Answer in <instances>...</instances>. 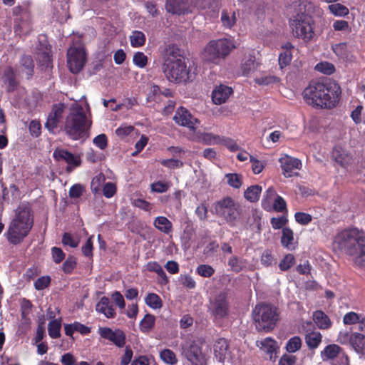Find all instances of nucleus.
<instances>
[{
  "label": "nucleus",
  "mask_w": 365,
  "mask_h": 365,
  "mask_svg": "<svg viewBox=\"0 0 365 365\" xmlns=\"http://www.w3.org/2000/svg\"><path fill=\"white\" fill-rule=\"evenodd\" d=\"M162 71L166 79L175 84L192 82L195 72L187 66L184 51L175 43L165 46L161 51Z\"/></svg>",
  "instance_id": "obj_1"
},
{
  "label": "nucleus",
  "mask_w": 365,
  "mask_h": 365,
  "mask_svg": "<svg viewBox=\"0 0 365 365\" xmlns=\"http://www.w3.org/2000/svg\"><path fill=\"white\" fill-rule=\"evenodd\" d=\"M313 6L308 0L294 2L291 5L292 14L289 19V26L292 36L304 43L312 41L315 36V25L311 16L306 14Z\"/></svg>",
  "instance_id": "obj_2"
},
{
  "label": "nucleus",
  "mask_w": 365,
  "mask_h": 365,
  "mask_svg": "<svg viewBox=\"0 0 365 365\" xmlns=\"http://www.w3.org/2000/svg\"><path fill=\"white\" fill-rule=\"evenodd\" d=\"M333 245L351 257L357 267L365 266V235L357 229L345 230L336 235Z\"/></svg>",
  "instance_id": "obj_3"
},
{
  "label": "nucleus",
  "mask_w": 365,
  "mask_h": 365,
  "mask_svg": "<svg viewBox=\"0 0 365 365\" xmlns=\"http://www.w3.org/2000/svg\"><path fill=\"white\" fill-rule=\"evenodd\" d=\"M339 86L333 82H312L303 91L304 101L314 107L331 108L339 101Z\"/></svg>",
  "instance_id": "obj_4"
},
{
  "label": "nucleus",
  "mask_w": 365,
  "mask_h": 365,
  "mask_svg": "<svg viewBox=\"0 0 365 365\" xmlns=\"http://www.w3.org/2000/svg\"><path fill=\"white\" fill-rule=\"evenodd\" d=\"M34 224L31 208L26 205L18 207L4 234L7 241L13 245L21 244L29 235Z\"/></svg>",
  "instance_id": "obj_5"
},
{
  "label": "nucleus",
  "mask_w": 365,
  "mask_h": 365,
  "mask_svg": "<svg viewBox=\"0 0 365 365\" xmlns=\"http://www.w3.org/2000/svg\"><path fill=\"white\" fill-rule=\"evenodd\" d=\"M86 121L87 118L83 108L81 106H77L71 108L69 114L66 116L63 130L73 140L83 138L87 134Z\"/></svg>",
  "instance_id": "obj_6"
},
{
  "label": "nucleus",
  "mask_w": 365,
  "mask_h": 365,
  "mask_svg": "<svg viewBox=\"0 0 365 365\" xmlns=\"http://www.w3.org/2000/svg\"><path fill=\"white\" fill-rule=\"evenodd\" d=\"M217 215L222 217L230 226H235L239 220L242 208L239 202L231 197H225L214 203Z\"/></svg>",
  "instance_id": "obj_7"
},
{
  "label": "nucleus",
  "mask_w": 365,
  "mask_h": 365,
  "mask_svg": "<svg viewBox=\"0 0 365 365\" xmlns=\"http://www.w3.org/2000/svg\"><path fill=\"white\" fill-rule=\"evenodd\" d=\"M235 48L233 43L227 38L210 41L204 48L203 58L205 61L217 63L225 58Z\"/></svg>",
  "instance_id": "obj_8"
},
{
  "label": "nucleus",
  "mask_w": 365,
  "mask_h": 365,
  "mask_svg": "<svg viewBox=\"0 0 365 365\" xmlns=\"http://www.w3.org/2000/svg\"><path fill=\"white\" fill-rule=\"evenodd\" d=\"M252 316L258 331L269 332L274 329V311L270 305L257 304Z\"/></svg>",
  "instance_id": "obj_9"
},
{
  "label": "nucleus",
  "mask_w": 365,
  "mask_h": 365,
  "mask_svg": "<svg viewBox=\"0 0 365 365\" xmlns=\"http://www.w3.org/2000/svg\"><path fill=\"white\" fill-rule=\"evenodd\" d=\"M203 339L187 341L182 346V354L192 365H205V356L202 353Z\"/></svg>",
  "instance_id": "obj_10"
},
{
  "label": "nucleus",
  "mask_w": 365,
  "mask_h": 365,
  "mask_svg": "<svg viewBox=\"0 0 365 365\" xmlns=\"http://www.w3.org/2000/svg\"><path fill=\"white\" fill-rule=\"evenodd\" d=\"M209 312L216 319H224L229 315L230 302L226 292H220L210 301Z\"/></svg>",
  "instance_id": "obj_11"
},
{
  "label": "nucleus",
  "mask_w": 365,
  "mask_h": 365,
  "mask_svg": "<svg viewBox=\"0 0 365 365\" xmlns=\"http://www.w3.org/2000/svg\"><path fill=\"white\" fill-rule=\"evenodd\" d=\"M324 361L337 360L333 362L334 365H349V359L343 349L337 344H331L326 346L320 353Z\"/></svg>",
  "instance_id": "obj_12"
},
{
  "label": "nucleus",
  "mask_w": 365,
  "mask_h": 365,
  "mask_svg": "<svg viewBox=\"0 0 365 365\" xmlns=\"http://www.w3.org/2000/svg\"><path fill=\"white\" fill-rule=\"evenodd\" d=\"M86 61V53L83 48L71 47L67 52V64L73 73H79Z\"/></svg>",
  "instance_id": "obj_13"
},
{
  "label": "nucleus",
  "mask_w": 365,
  "mask_h": 365,
  "mask_svg": "<svg viewBox=\"0 0 365 365\" xmlns=\"http://www.w3.org/2000/svg\"><path fill=\"white\" fill-rule=\"evenodd\" d=\"M53 157L58 162L63 161L66 163V170L67 173L72 172L81 164L80 155H75L65 148H56L53 151Z\"/></svg>",
  "instance_id": "obj_14"
},
{
  "label": "nucleus",
  "mask_w": 365,
  "mask_h": 365,
  "mask_svg": "<svg viewBox=\"0 0 365 365\" xmlns=\"http://www.w3.org/2000/svg\"><path fill=\"white\" fill-rule=\"evenodd\" d=\"M12 14L14 16V31L16 33L21 32L24 26L30 24L31 12L28 4L24 3L21 5L14 7Z\"/></svg>",
  "instance_id": "obj_15"
},
{
  "label": "nucleus",
  "mask_w": 365,
  "mask_h": 365,
  "mask_svg": "<svg viewBox=\"0 0 365 365\" xmlns=\"http://www.w3.org/2000/svg\"><path fill=\"white\" fill-rule=\"evenodd\" d=\"M279 162L282 174L285 178L298 175L299 171L302 168V163L300 160L287 155L281 157Z\"/></svg>",
  "instance_id": "obj_16"
},
{
  "label": "nucleus",
  "mask_w": 365,
  "mask_h": 365,
  "mask_svg": "<svg viewBox=\"0 0 365 365\" xmlns=\"http://www.w3.org/2000/svg\"><path fill=\"white\" fill-rule=\"evenodd\" d=\"M64 109L65 106L63 103L53 106L45 123V128L50 133H54L55 129L58 128V123L63 117Z\"/></svg>",
  "instance_id": "obj_17"
},
{
  "label": "nucleus",
  "mask_w": 365,
  "mask_h": 365,
  "mask_svg": "<svg viewBox=\"0 0 365 365\" xmlns=\"http://www.w3.org/2000/svg\"><path fill=\"white\" fill-rule=\"evenodd\" d=\"M173 119L177 124L187 127L192 130L195 129L197 123H200L199 120L194 118L184 107H180L178 108Z\"/></svg>",
  "instance_id": "obj_18"
},
{
  "label": "nucleus",
  "mask_w": 365,
  "mask_h": 365,
  "mask_svg": "<svg viewBox=\"0 0 365 365\" xmlns=\"http://www.w3.org/2000/svg\"><path fill=\"white\" fill-rule=\"evenodd\" d=\"M229 342L225 338L218 339L214 344V356L219 362H225L230 356Z\"/></svg>",
  "instance_id": "obj_19"
},
{
  "label": "nucleus",
  "mask_w": 365,
  "mask_h": 365,
  "mask_svg": "<svg viewBox=\"0 0 365 365\" xmlns=\"http://www.w3.org/2000/svg\"><path fill=\"white\" fill-rule=\"evenodd\" d=\"M165 9L168 13L181 15L188 13V0H166Z\"/></svg>",
  "instance_id": "obj_20"
},
{
  "label": "nucleus",
  "mask_w": 365,
  "mask_h": 365,
  "mask_svg": "<svg viewBox=\"0 0 365 365\" xmlns=\"http://www.w3.org/2000/svg\"><path fill=\"white\" fill-rule=\"evenodd\" d=\"M96 311L108 319H113L116 315L113 303L107 297L101 298L96 305Z\"/></svg>",
  "instance_id": "obj_21"
},
{
  "label": "nucleus",
  "mask_w": 365,
  "mask_h": 365,
  "mask_svg": "<svg viewBox=\"0 0 365 365\" xmlns=\"http://www.w3.org/2000/svg\"><path fill=\"white\" fill-rule=\"evenodd\" d=\"M232 93L231 87L225 85L217 86L212 93V100L216 105H221L227 101Z\"/></svg>",
  "instance_id": "obj_22"
},
{
  "label": "nucleus",
  "mask_w": 365,
  "mask_h": 365,
  "mask_svg": "<svg viewBox=\"0 0 365 365\" xmlns=\"http://www.w3.org/2000/svg\"><path fill=\"white\" fill-rule=\"evenodd\" d=\"M2 81L6 86V91L8 93L14 92L19 85V82L16 78V73L11 66H8L4 71L2 75Z\"/></svg>",
  "instance_id": "obj_23"
},
{
  "label": "nucleus",
  "mask_w": 365,
  "mask_h": 365,
  "mask_svg": "<svg viewBox=\"0 0 365 365\" xmlns=\"http://www.w3.org/2000/svg\"><path fill=\"white\" fill-rule=\"evenodd\" d=\"M281 48L282 51L279 55V65L281 68H283L289 65L292 61L294 46L290 42H286L282 44Z\"/></svg>",
  "instance_id": "obj_24"
},
{
  "label": "nucleus",
  "mask_w": 365,
  "mask_h": 365,
  "mask_svg": "<svg viewBox=\"0 0 365 365\" xmlns=\"http://www.w3.org/2000/svg\"><path fill=\"white\" fill-rule=\"evenodd\" d=\"M334 160L342 167L346 168L352 162V156L345 149L341 147H336L333 151Z\"/></svg>",
  "instance_id": "obj_25"
},
{
  "label": "nucleus",
  "mask_w": 365,
  "mask_h": 365,
  "mask_svg": "<svg viewBox=\"0 0 365 365\" xmlns=\"http://www.w3.org/2000/svg\"><path fill=\"white\" fill-rule=\"evenodd\" d=\"M281 244L288 250H294L296 249L297 246V242L294 240V232L290 228H282Z\"/></svg>",
  "instance_id": "obj_26"
},
{
  "label": "nucleus",
  "mask_w": 365,
  "mask_h": 365,
  "mask_svg": "<svg viewBox=\"0 0 365 365\" xmlns=\"http://www.w3.org/2000/svg\"><path fill=\"white\" fill-rule=\"evenodd\" d=\"M20 71L25 73L27 79L31 78L34 73V62L29 55H24L19 61Z\"/></svg>",
  "instance_id": "obj_27"
},
{
  "label": "nucleus",
  "mask_w": 365,
  "mask_h": 365,
  "mask_svg": "<svg viewBox=\"0 0 365 365\" xmlns=\"http://www.w3.org/2000/svg\"><path fill=\"white\" fill-rule=\"evenodd\" d=\"M256 346L260 351L267 354L270 360L272 359V354L274 353V339L269 336L260 341L257 340L256 341Z\"/></svg>",
  "instance_id": "obj_28"
},
{
  "label": "nucleus",
  "mask_w": 365,
  "mask_h": 365,
  "mask_svg": "<svg viewBox=\"0 0 365 365\" xmlns=\"http://www.w3.org/2000/svg\"><path fill=\"white\" fill-rule=\"evenodd\" d=\"M313 320L321 329H327L331 326V322L328 316L320 310L314 312Z\"/></svg>",
  "instance_id": "obj_29"
},
{
  "label": "nucleus",
  "mask_w": 365,
  "mask_h": 365,
  "mask_svg": "<svg viewBox=\"0 0 365 365\" xmlns=\"http://www.w3.org/2000/svg\"><path fill=\"white\" fill-rule=\"evenodd\" d=\"M153 225L156 229L165 234H169L173 230L172 222L164 216L157 217L154 220Z\"/></svg>",
  "instance_id": "obj_30"
},
{
  "label": "nucleus",
  "mask_w": 365,
  "mask_h": 365,
  "mask_svg": "<svg viewBox=\"0 0 365 365\" xmlns=\"http://www.w3.org/2000/svg\"><path fill=\"white\" fill-rule=\"evenodd\" d=\"M351 346L356 353L361 355L365 354V336L362 334L354 332Z\"/></svg>",
  "instance_id": "obj_31"
},
{
  "label": "nucleus",
  "mask_w": 365,
  "mask_h": 365,
  "mask_svg": "<svg viewBox=\"0 0 365 365\" xmlns=\"http://www.w3.org/2000/svg\"><path fill=\"white\" fill-rule=\"evenodd\" d=\"M62 318L59 317L58 319H55L51 320L48 324V335L51 339H58L61 337V329Z\"/></svg>",
  "instance_id": "obj_32"
},
{
  "label": "nucleus",
  "mask_w": 365,
  "mask_h": 365,
  "mask_svg": "<svg viewBox=\"0 0 365 365\" xmlns=\"http://www.w3.org/2000/svg\"><path fill=\"white\" fill-rule=\"evenodd\" d=\"M155 317L151 314H146L140 322L139 328L143 333L150 332L155 327Z\"/></svg>",
  "instance_id": "obj_33"
},
{
  "label": "nucleus",
  "mask_w": 365,
  "mask_h": 365,
  "mask_svg": "<svg viewBox=\"0 0 365 365\" xmlns=\"http://www.w3.org/2000/svg\"><path fill=\"white\" fill-rule=\"evenodd\" d=\"M322 335L317 331H313L306 335L305 342L311 349H317L321 344Z\"/></svg>",
  "instance_id": "obj_34"
},
{
  "label": "nucleus",
  "mask_w": 365,
  "mask_h": 365,
  "mask_svg": "<svg viewBox=\"0 0 365 365\" xmlns=\"http://www.w3.org/2000/svg\"><path fill=\"white\" fill-rule=\"evenodd\" d=\"M262 192V187L259 185H252L245 191L244 197L250 202H254L258 201L259 199L260 193Z\"/></svg>",
  "instance_id": "obj_35"
},
{
  "label": "nucleus",
  "mask_w": 365,
  "mask_h": 365,
  "mask_svg": "<svg viewBox=\"0 0 365 365\" xmlns=\"http://www.w3.org/2000/svg\"><path fill=\"white\" fill-rule=\"evenodd\" d=\"M262 207L267 211L274 210V190L269 187L262 200Z\"/></svg>",
  "instance_id": "obj_36"
},
{
  "label": "nucleus",
  "mask_w": 365,
  "mask_h": 365,
  "mask_svg": "<svg viewBox=\"0 0 365 365\" xmlns=\"http://www.w3.org/2000/svg\"><path fill=\"white\" fill-rule=\"evenodd\" d=\"M145 302L147 306L153 309H159L163 307V301L159 295L155 293H148L145 298Z\"/></svg>",
  "instance_id": "obj_37"
},
{
  "label": "nucleus",
  "mask_w": 365,
  "mask_h": 365,
  "mask_svg": "<svg viewBox=\"0 0 365 365\" xmlns=\"http://www.w3.org/2000/svg\"><path fill=\"white\" fill-rule=\"evenodd\" d=\"M130 44L134 48L143 46L146 41L145 36L140 31H134L130 36Z\"/></svg>",
  "instance_id": "obj_38"
},
{
  "label": "nucleus",
  "mask_w": 365,
  "mask_h": 365,
  "mask_svg": "<svg viewBox=\"0 0 365 365\" xmlns=\"http://www.w3.org/2000/svg\"><path fill=\"white\" fill-rule=\"evenodd\" d=\"M228 265L230 267L232 271L238 273L245 267V262L242 258L237 256H232L228 259Z\"/></svg>",
  "instance_id": "obj_39"
},
{
  "label": "nucleus",
  "mask_w": 365,
  "mask_h": 365,
  "mask_svg": "<svg viewBox=\"0 0 365 365\" xmlns=\"http://www.w3.org/2000/svg\"><path fill=\"white\" fill-rule=\"evenodd\" d=\"M328 9L336 16H345L349 14V9L339 3L329 5Z\"/></svg>",
  "instance_id": "obj_40"
},
{
  "label": "nucleus",
  "mask_w": 365,
  "mask_h": 365,
  "mask_svg": "<svg viewBox=\"0 0 365 365\" xmlns=\"http://www.w3.org/2000/svg\"><path fill=\"white\" fill-rule=\"evenodd\" d=\"M257 63L255 62V57L250 56L242 64L241 68L244 76H248L257 68Z\"/></svg>",
  "instance_id": "obj_41"
},
{
  "label": "nucleus",
  "mask_w": 365,
  "mask_h": 365,
  "mask_svg": "<svg viewBox=\"0 0 365 365\" xmlns=\"http://www.w3.org/2000/svg\"><path fill=\"white\" fill-rule=\"evenodd\" d=\"M227 184L236 189L240 188L242 185V176L238 173H228L225 175Z\"/></svg>",
  "instance_id": "obj_42"
},
{
  "label": "nucleus",
  "mask_w": 365,
  "mask_h": 365,
  "mask_svg": "<svg viewBox=\"0 0 365 365\" xmlns=\"http://www.w3.org/2000/svg\"><path fill=\"white\" fill-rule=\"evenodd\" d=\"M160 357L164 362L170 365H174L178 362L175 354L169 349L162 350L160 353Z\"/></svg>",
  "instance_id": "obj_43"
},
{
  "label": "nucleus",
  "mask_w": 365,
  "mask_h": 365,
  "mask_svg": "<svg viewBox=\"0 0 365 365\" xmlns=\"http://www.w3.org/2000/svg\"><path fill=\"white\" fill-rule=\"evenodd\" d=\"M125 339L124 331L118 329L114 330V334L110 339V341L113 343L116 346L121 348L125 344Z\"/></svg>",
  "instance_id": "obj_44"
},
{
  "label": "nucleus",
  "mask_w": 365,
  "mask_h": 365,
  "mask_svg": "<svg viewBox=\"0 0 365 365\" xmlns=\"http://www.w3.org/2000/svg\"><path fill=\"white\" fill-rule=\"evenodd\" d=\"M221 21L225 27L231 29L236 23L235 13L229 14L227 11H222Z\"/></svg>",
  "instance_id": "obj_45"
},
{
  "label": "nucleus",
  "mask_w": 365,
  "mask_h": 365,
  "mask_svg": "<svg viewBox=\"0 0 365 365\" xmlns=\"http://www.w3.org/2000/svg\"><path fill=\"white\" fill-rule=\"evenodd\" d=\"M332 50L336 55L341 58H346L349 56V48L346 43H339L332 46Z\"/></svg>",
  "instance_id": "obj_46"
},
{
  "label": "nucleus",
  "mask_w": 365,
  "mask_h": 365,
  "mask_svg": "<svg viewBox=\"0 0 365 365\" xmlns=\"http://www.w3.org/2000/svg\"><path fill=\"white\" fill-rule=\"evenodd\" d=\"M196 273L202 277H210L215 274V269L210 264H200L196 268Z\"/></svg>",
  "instance_id": "obj_47"
},
{
  "label": "nucleus",
  "mask_w": 365,
  "mask_h": 365,
  "mask_svg": "<svg viewBox=\"0 0 365 365\" xmlns=\"http://www.w3.org/2000/svg\"><path fill=\"white\" fill-rule=\"evenodd\" d=\"M302 346V339L299 336L291 338L286 344V349L289 353H294Z\"/></svg>",
  "instance_id": "obj_48"
},
{
  "label": "nucleus",
  "mask_w": 365,
  "mask_h": 365,
  "mask_svg": "<svg viewBox=\"0 0 365 365\" xmlns=\"http://www.w3.org/2000/svg\"><path fill=\"white\" fill-rule=\"evenodd\" d=\"M315 70L322 73L330 75L335 71L334 65L327 61H322L318 63L315 67Z\"/></svg>",
  "instance_id": "obj_49"
},
{
  "label": "nucleus",
  "mask_w": 365,
  "mask_h": 365,
  "mask_svg": "<svg viewBox=\"0 0 365 365\" xmlns=\"http://www.w3.org/2000/svg\"><path fill=\"white\" fill-rule=\"evenodd\" d=\"M220 145L225 146L230 152L240 150V147L238 145L236 140L228 137H221Z\"/></svg>",
  "instance_id": "obj_50"
},
{
  "label": "nucleus",
  "mask_w": 365,
  "mask_h": 365,
  "mask_svg": "<svg viewBox=\"0 0 365 365\" xmlns=\"http://www.w3.org/2000/svg\"><path fill=\"white\" fill-rule=\"evenodd\" d=\"M76 264L77 262L76 258L73 256H69L63 263L62 270L64 272V273L70 274L76 268Z\"/></svg>",
  "instance_id": "obj_51"
},
{
  "label": "nucleus",
  "mask_w": 365,
  "mask_h": 365,
  "mask_svg": "<svg viewBox=\"0 0 365 365\" xmlns=\"http://www.w3.org/2000/svg\"><path fill=\"white\" fill-rule=\"evenodd\" d=\"M221 136L213 133H204L202 135V140L206 145H220Z\"/></svg>",
  "instance_id": "obj_52"
},
{
  "label": "nucleus",
  "mask_w": 365,
  "mask_h": 365,
  "mask_svg": "<svg viewBox=\"0 0 365 365\" xmlns=\"http://www.w3.org/2000/svg\"><path fill=\"white\" fill-rule=\"evenodd\" d=\"M133 63L139 68H145L148 64V57L143 52H136L133 58Z\"/></svg>",
  "instance_id": "obj_53"
},
{
  "label": "nucleus",
  "mask_w": 365,
  "mask_h": 365,
  "mask_svg": "<svg viewBox=\"0 0 365 365\" xmlns=\"http://www.w3.org/2000/svg\"><path fill=\"white\" fill-rule=\"evenodd\" d=\"M29 130L31 136L38 138L41 133V125L39 120H32L29 125Z\"/></svg>",
  "instance_id": "obj_54"
},
{
  "label": "nucleus",
  "mask_w": 365,
  "mask_h": 365,
  "mask_svg": "<svg viewBox=\"0 0 365 365\" xmlns=\"http://www.w3.org/2000/svg\"><path fill=\"white\" fill-rule=\"evenodd\" d=\"M353 337L354 333H350L348 331H341L339 333L336 341L341 344H350L351 346Z\"/></svg>",
  "instance_id": "obj_55"
},
{
  "label": "nucleus",
  "mask_w": 365,
  "mask_h": 365,
  "mask_svg": "<svg viewBox=\"0 0 365 365\" xmlns=\"http://www.w3.org/2000/svg\"><path fill=\"white\" fill-rule=\"evenodd\" d=\"M160 164L169 169L180 168L184 165L182 161L175 158L163 160L160 161Z\"/></svg>",
  "instance_id": "obj_56"
},
{
  "label": "nucleus",
  "mask_w": 365,
  "mask_h": 365,
  "mask_svg": "<svg viewBox=\"0 0 365 365\" xmlns=\"http://www.w3.org/2000/svg\"><path fill=\"white\" fill-rule=\"evenodd\" d=\"M51 280L49 276L41 277L35 281L34 287L36 290H43L50 285Z\"/></svg>",
  "instance_id": "obj_57"
},
{
  "label": "nucleus",
  "mask_w": 365,
  "mask_h": 365,
  "mask_svg": "<svg viewBox=\"0 0 365 365\" xmlns=\"http://www.w3.org/2000/svg\"><path fill=\"white\" fill-rule=\"evenodd\" d=\"M22 318H26L31 312L33 304L29 299L23 298L20 303Z\"/></svg>",
  "instance_id": "obj_58"
},
{
  "label": "nucleus",
  "mask_w": 365,
  "mask_h": 365,
  "mask_svg": "<svg viewBox=\"0 0 365 365\" xmlns=\"http://www.w3.org/2000/svg\"><path fill=\"white\" fill-rule=\"evenodd\" d=\"M295 262L294 257L292 254H287L284 256L283 259L280 262L279 267L283 270L289 269Z\"/></svg>",
  "instance_id": "obj_59"
},
{
  "label": "nucleus",
  "mask_w": 365,
  "mask_h": 365,
  "mask_svg": "<svg viewBox=\"0 0 365 365\" xmlns=\"http://www.w3.org/2000/svg\"><path fill=\"white\" fill-rule=\"evenodd\" d=\"M361 316L356 312H350L346 314L343 319L344 324H354L361 322Z\"/></svg>",
  "instance_id": "obj_60"
},
{
  "label": "nucleus",
  "mask_w": 365,
  "mask_h": 365,
  "mask_svg": "<svg viewBox=\"0 0 365 365\" xmlns=\"http://www.w3.org/2000/svg\"><path fill=\"white\" fill-rule=\"evenodd\" d=\"M93 236L88 237L86 243L83 245L81 250L82 253L85 257L92 258L93 257Z\"/></svg>",
  "instance_id": "obj_61"
},
{
  "label": "nucleus",
  "mask_w": 365,
  "mask_h": 365,
  "mask_svg": "<svg viewBox=\"0 0 365 365\" xmlns=\"http://www.w3.org/2000/svg\"><path fill=\"white\" fill-rule=\"evenodd\" d=\"M294 218L299 224L302 225L309 224L312 220L311 215L302 212H296L294 215Z\"/></svg>",
  "instance_id": "obj_62"
},
{
  "label": "nucleus",
  "mask_w": 365,
  "mask_h": 365,
  "mask_svg": "<svg viewBox=\"0 0 365 365\" xmlns=\"http://www.w3.org/2000/svg\"><path fill=\"white\" fill-rule=\"evenodd\" d=\"M116 192V185L115 183L106 182L103 188V194L107 198L112 197Z\"/></svg>",
  "instance_id": "obj_63"
},
{
  "label": "nucleus",
  "mask_w": 365,
  "mask_h": 365,
  "mask_svg": "<svg viewBox=\"0 0 365 365\" xmlns=\"http://www.w3.org/2000/svg\"><path fill=\"white\" fill-rule=\"evenodd\" d=\"M51 254L53 260L56 264L61 263L66 257V255L63 250L57 247H53L51 248Z\"/></svg>",
  "instance_id": "obj_64"
}]
</instances>
